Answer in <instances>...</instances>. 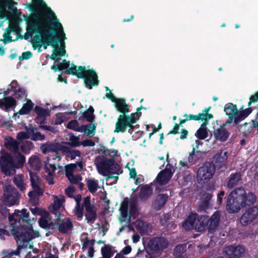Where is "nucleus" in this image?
<instances>
[{"label":"nucleus","mask_w":258,"mask_h":258,"mask_svg":"<svg viewBox=\"0 0 258 258\" xmlns=\"http://www.w3.org/2000/svg\"><path fill=\"white\" fill-rule=\"evenodd\" d=\"M215 172L214 165L207 163L200 167L197 172V180L199 182L204 183L209 181Z\"/></svg>","instance_id":"obj_13"},{"label":"nucleus","mask_w":258,"mask_h":258,"mask_svg":"<svg viewBox=\"0 0 258 258\" xmlns=\"http://www.w3.org/2000/svg\"><path fill=\"white\" fill-rule=\"evenodd\" d=\"M18 198V192L14 187L11 185L5 187L2 200L6 205L11 206L17 204Z\"/></svg>","instance_id":"obj_14"},{"label":"nucleus","mask_w":258,"mask_h":258,"mask_svg":"<svg viewBox=\"0 0 258 258\" xmlns=\"http://www.w3.org/2000/svg\"><path fill=\"white\" fill-rule=\"evenodd\" d=\"M114 103L116 110L122 113L117 118L114 132L124 133L128 127L130 128L128 132L132 134L131 130L135 127L134 123L139 119L141 115V113L139 111L141 108H138L137 111L135 113L126 115V113L130 111V106L126 103L124 99L117 98Z\"/></svg>","instance_id":"obj_4"},{"label":"nucleus","mask_w":258,"mask_h":258,"mask_svg":"<svg viewBox=\"0 0 258 258\" xmlns=\"http://www.w3.org/2000/svg\"><path fill=\"white\" fill-rule=\"evenodd\" d=\"M219 219L220 214L219 212H215L212 216L210 220L208 222L207 221L206 225L208 223L209 224V229L210 230H213L217 226Z\"/></svg>","instance_id":"obj_35"},{"label":"nucleus","mask_w":258,"mask_h":258,"mask_svg":"<svg viewBox=\"0 0 258 258\" xmlns=\"http://www.w3.org/2000/svg\"><path fill=\"white\" fill-rule=\"evenodd\" d=\"M96 126L94 124L91 123L88 125H82L81 126V133H84L85 135H94L95 133Z\"/></svg>","instance_id":"obj_39"},{"label":"nucleus","mask_w":258,"mask_h":258,"mask_svg":"<svg viewBox=\"0 0 258 258\" xmlns=\"http://www.w3.org/2000/svg\"><path fill=\"white\" fill-rule=\"evenodd\" d=\"M59 231L62 233H67L70 231L73 227V224L70 219L65 218L59 219L57 222Z\"/></svg>","instance_id":"obj_28"},{"label":"nucleus","mask_w":258,"mask_h":258,"mask_svg":"<svg viewBox=\"0 0 258 258\" xmlns=\"http://www.w3.org/2000/svg\"><path fill=\"white\" fill-rule=\"evenodd\" d=\"M14 181L16 186L20 190H23L25 189L26 184L23 175H15L14 178Z\"/></svg>","instance_id":"obj_37"},{"label":"nucleus","mask_w":258,"mask_h":258,"mask_svg":"<svg viewBox=\"0 0 258 258\" xmlns=\"http://www.w3.org/2000/svg\"><path fill=\"white\" fill-rule=\"evenodd\" d=\"M227 154L228 153L226 151H221L218 152L214 156L216 163L219 164L220 166L224 165L228 158Z\"/></svg>","instance_id":"obj_33"},{"label":"nucleus","mask_w":258,"mask_h":258,"mask_svg":"<svg viewBox=\"0 0 258 258\" xmlns=\"http://www.w3.org/2000/svg\"><path fill=\"white\" fill-rule=\"evenodd\" d=\"M30 181L33 190L28 194L29 202L33 205L38 203V197L43 194L42 183L40 178L35 173L30 172Z\"/></svg>","instance_id":"obj_8"},{"label":"nucleus","mask_w":258,"mask_h":258,"mask_svg":"<svg viewBox=\"0 0 258 258\" xmlns=\"http://www.w3.org/2000/svg\"><path fill=\"white\" fill-rule=\"evenodd\" d=\"M207 218L205 216L199 217L196 214H191L185 219L183 227L186 230L195 228L198 231H202L206 228Z\"/></svg>","instance_id":"obj_9"},{"label":"nucleus","mask_w":258,"mask_h":258,"mask_svg":"<svg viewBox=\"0 0 258 258\" xmlns=\"http://www.w3.org/2000/svg\"><path fill=\"white\" fill-rule=\"evenodd\" d=\"M66 195L69 197H73L75 192V188L73 186H70L65 190Z\"/></svg>","instance_id":"obj_59"},{"label":"nucleus","mask_w":258,"mask_h":258,"mask_svg":"<svg viewBox=\"0 0 258 258\" xmlns=\"http://www.w3.org/2000/svg\"><path fill=\"white\" fill-rule=\"evenodd\" d=\"M185 247L183 245H177L174 250V254L177 258H179L183 255Z\"/></svg>","instance_id":"obj_53"},{"label":"nucleus","mask_w":258,"mask_h":258,"mask_svg":"<svg viewBox=\"0 0 258 258\" xmlns=\"http://www.w3.org/2000/svg\"><path fill=\"white\" fill-rule=\"evenodd\" d=\"M67 119V114L62 113H58L56 114V118L54 120V124H61L63 121H64Z\"/></svg>","instance_id":"obj_54"},{"label":"nucleus","mask_w":258,"mask_h":258,"mask_svg":"<svg viewBox=\"0 0 258 258\" xmlns=\"http://www.w3.org/2000/svg\"><path fill=\"white\" fill-rule=\"evenodd\" d=\"M0 167L2 172L7 175L14 173L17 168L12 157L8 153H3L0 157Z\"/></svg>","instance_id":"obj_12"},{"label":"nucleus","mask_w":258,"mask_h":258,"mask_svg":"<svg viewBox=\"0 0 258 258\" xmlns=\"http://www.w3.org/2000/svg\"><path fill=\"white\" fill-rule=\"evenodd\" d=\"M252 111L251 108H246L242 111H239V113L236 116V118H239V122L246 117Z\"/></svg>","instance_id":"obj_48"},{"label":"nucleus","mask_w":258,"mask_h":258,"mask_svg":"<svg viewBox=\"0 0 258 258\" xmlns=\"http://www.w3.org/2000/svg\"><path fill=\"white\" fill-rule=\"evenodd\" d=\"M16 105L15 100L11 97H4L0 99V108L4 110L8 111L10 108L15 107Z\"/></svg>","instance_id":"obj_27"},{"label":"nucleus","mask_w":258,"mask_h":258,"mask_svg":"<svg viewBox=\"0 0 258 258\" xmlns=\"http://www.w3.org/2000/svg\"><path fill=\"white\" fill-rule=\"evenodd\" d=\"M27 32L29 36L35 34L32 40V44L34 49H38L39 52L41 51V47L43 46L46 49L47 46L50 45L54 48L50 58L56 62H58L57 66L53 65L51 68L54 71L57 70H66L69 74L75 75L79 78L84 80L85 86L89 89H91L93 86L97 85L98 80L96 72L91 69L90 67L75 66L74 64H70V61L63 60L62 62H59L58 57L62 56L66 54L64 50V40L56 34L57 38L54 33L49 30L48 26L45 23L43 18L38 14H35L27 20Z\"/></svg>","instance_id":"obj_1"},{"label":"nucleus","mask_w":258,"mask_h":258,"mask_svg":"<svg viewBox=\"0 0 258 258\" xmlns=\"http://www.w3.org/2000/svg\"><path fill=\"white\" fill-rule=\"evenodd\" d=\"M53 203L49 207V211L57 216V214L59 216L60 215V212L63 209V203L64 202V197L62 195L58 196H53Z\"/></svg>","instance_id":"obj_20"},{"label":"nucleus","mask_w":258,"mask_h":258,"mask_svg":"<svg viewBox=\"0 0 258 258\" xmlns=\"http://www.w3.org/2000/svg\"><path fill=\"white\" fill-rule=\"evenodd\" d=\"M30 134L29 133V128H26V131L19 132L17 136V138L19 141L30 138Z\"/></svg>","instance_id":"obj_55"},{"label":"nucleus","mask_w":258,"mask_h":258,"mask_svg":"<svg viewBox=\"0 0 258 258\" xmlns=\"http://www.w3.org/2000/svg\"><path fill=\"white\" fill-rule=\"evenodd\" d=\"M29 163L35 170H39L42 166L40 159L36 156H32L30 158Z\"/></svg>","instance_id":"obj_40"},{"label":"nucleus","mask_w":258,"mask_h":258,"mask_svg":"<svg viewBox=\"0 0 258 258\" xmlns=\"http://www.w3.org/2000/svg\"><path fill=\"white\" fill-rule=\"evenodd\" d=\"M33 1L36 5H37L38 7H40L42 9V11H39L34 13L29 16H26L25 15L23 16L24 18V20L26 22V30H27L28 19L32 17L35 14H38L41 15L43 18L45 23L47 24V25L48 26L49 29L50 31L51 30L50 29V26L49 24V22H50V24L52 26L54 31L56 32V34H58L59 37L61 38L67 39L61 24L59 22L55 13L51 9V8L47 6L43 0ZM26 34L29 36V34L27 32H26Z\"/></svg>","instance_id":"obj_5"},{"label":"nucleus","mask_w":258,"mask_h":258,"mask_svg":"<svg viewBox=\"0 0 258 258\" xmlns=\"http://www.w3.org/2000/svg\"><path fill=\"white\" fill-rule=\"evenodd\" d=\"M32 56V53L29 51H26L22 54V55L20 56V59H27L31 58Z\"/></svg>","instance_id":"obj_60"},{"label":"nucleus","mask_w":258,"mask_h":258,"mask_svg":"<svg viewBox=\"0 0 258 258\" xmlns=\"http://www.w3.org/2000/svg\"><path fill=\"white\" fill-rule=\"evenodd\" d=\"M101 251L103 258H111L114 253L113 249L108 245L102 247Z\"/></svg>","instance_id":"obj_41"},{"label":"nucleus","mask_w":258,"mask_h":258,"mask_svg":"<svg viewBox=\"0 0 258 258\" xmlns=\"http://www.w3.org/2000/svg\"><path fill=\"white\" fill-rule=\"evenodd\" d=\"M167 198V196L165 195H158L152 203L153 208L157 210H160L165 205Z\"/></svg>","instance_id":"obj_29"},{"label":"nucleus","mask_w":258,"mask_h":258,"mask_svg":"<svg viewBox=\"0 0 258 258\" xmlns=\"http://www.w3.org/2000/svg\"><path fill=\"white\" fill-rule=\"evenodd\" d=\"M33 148V144L30 141H26L21 146V150L25 153H29Z\"/></svg>","instance_id":"obj_49"},{"label":"nucleus","mask_w":258,"mask_h":258,"mask_svg":"<svg viewBox=\"0 0 258 258\" xmlns=\"http://www.w3.org/2000/svg\"><path fill=\"white\" fill-rule=\"evenodd\" d=\"M48 215V213H46L45 215L39 219V225L42 228H47L50 223V219L47 217Z\"/></svg>","instance_id":"obj_47"},{"label":"nucleus","mask_w":258,"mask_h":258,"mask_svg":"<svg viewBox=\"0 0 258 258\" xmlns=\"http://www.w3.org/2000/svg\"><path fill=\"white\" fill-rule=\"evenodd\" d=\"M67 127L70 129L73 130L77 132H80L82 131L81 130V126H79V123L76 120L70 121L67 125Z\"/></svg>","instance_id":"obj_51"},{"label":"nucleus","mask_w":258,"mask_h":258,"mask_svg":"<svg viewBox=\"0 0 258 258\" xmlns=\"http://www.w3.org/2000/svg\"><path fill=\"white\" fill-rule=\"evenodd\" d=\"M83 164L82 162H78L75 164H71L66 166V175L71 183L73 184H79V187L82 189L83 184L81 182L82 177L79 174H74V173L78 170L80 171L83 169Z\"/></svg>","instance_id":"obj_11"},{"label":"nucleus","mask_w":258,"mask_h":258,"mask_svg":"<svg viewBox=\"0 0 258 258\" xmlns=\"http://www.w3.org/2000/svg\"><path fill=\"white\" fill-rule=\"evenodd\" d=\"M73 213L78 218H82L83 216V210L80 207V205H76L73 210Z\"/></svg>","instance_id":"obj_57"},{"label":"nucleus","mask_w":258,"mask_h":258,"mask_svg":"<svg viewBox=\"0 0 258 258\" xmlns=\"http://www.w3.org/2000/svg\"><path fill=\"white\" fill-rule=\"evenodd\" d=\"M60 153H61V152H55V153L48 154L47 157V161L45 163L46 168H50L53 171L56 169V167L55 165V161L58 162L60 160Z\"/></svg>","instance_id":"obj_25"},{"label":"nucleus","mask_w":258,"mask_h":258,"mask_svg":"<svg viewBox=\"0 0 258 258\" xmlns=\"http://www.w3.org/2000/svg\"><path fill=\"white\" fill-rule=\"evenodd\" d=\"M240 179V174L236 173L235 174L231 175L228 182L227 186L229 187H232L233 186H234L238 183Z\"/></svg>","instance_id":"obj_45"},{"label":"nucleus","mask_w":258,"mask_h":258,"mask_svg":"<svg viewBox=\"0 0 258 258\" xmlns=\"http://www.w3.org/2000/svg\"><path fill=\"white\" fill-rule=\"evenodd\" d=\"M83 207L86 211L85 216L88 223H94L97 217L96 210L95 207L91 204L90 197H86L84 198Z\"/></svg>","instance_id":"obj_18"},{"label":"nucleus","mask_w":258,"mask_h":258,"mask_svg":"<svg viewBox=\"0 0 258 258\" xmlns=\"http://www.w3.org/2000/svg\"><path fill=\"white\" fill-rule=\"evenodd\" d=\"M120 213L119 220L120 222L128 223L131 221L132 217L134 219L137 216V210L134 205L127 200H124L120 207Z\"/></svg>","instance_id":"obj_10"},{"label":"nucleus","mask_w":258,"mask_h":258,"mask_svg":"<svg viewBox=\"0 0 258 258\" xmlns=\"http://www.w3.org/2000/svg\"><path fill=\"white\" fill-rule=\"evenodd\" d=\"M97 170L101 175L108 178H117L114 174H119L122 173L120 166L115 163L112 158H108L101 155L98 156L95 161Z\"/></svg>","instance_id":"obj_7"},{"label":"nucleus","mask_w":258,"mask_h":258,"mask_svg":"<svg viewBox=\"0 0 258 258\" xmlns=\"http://www.w3.org/2000/svg\"><path fill=\"white\" fill-rule=\"evenodd\" d=\"M224 111L230 119V120L228 121L227 123H230L232 121H234L235 124H237L239 122V118L237 119L236 118L237 115L239 113V111L236 105H234L232 103L226 104L224 107Z\"/></svg>","instance_id":"obj_22"},{"label":"nucleus","mask_w":258,"mask_h":258,"mask_svg":"<svg viewBox=\"0 0 258 258\" xmlns=\"http://www.w3.org/2000/svg\"><path fill=\"white\" fill-rule=\"evenodd\" d=\"M45 169L46 170L43 174V177L46 179L49 184H53L54 173L55 171H53L50 168H46L45 167Z\"/></svg>","instance_id":"obj_43"},{"label":"nucleus","mask_w":258,"mask_h":258,"mask_svg":"<svg viewBox=\"0 0 258 258\" xmlns=\"http://www.w3.org/2000/svg\"><path fill=\"white\" fill-rule=\"evenodd\" d=\"M5 145L6 147L12 152L16 154H18L20 157L19 164L21 166L23 165L25 161V157L19 153V144L15 139L9 137L5 139Z\"/></svg>","instance_id":"obj_19"},{"label":"nucleus","mask_w":258,"mask_h":258,"mask_svg":"<svg viewBox=\"0 0 258 258\" xmlns=\"http://www.w3.org/2000/svg\"><path fill=\"white\" fill-rule=\"evenodd\" d=\"M29 133L30 136V138L34 141H41L44 139V136L37 132L36 128L34 127L29 128Z\"/></svg>","instance_id":"obj_38"},{"label":"nucleus","mask_w":258,"mask_h":258,"mask_svg":"<svg viewBox=\"0 0 258 258\" xmlns=\"http://www.w3.org/2000/svg\"><path fill=\"white\" fill-rule=\"evenodd\" d=\"M175 171V168L173 165L167 164L165 169L161 171L156 177V181L160 185H164L168 183Z\"/></svg>","instance_id":"obj_17"},{"label":"nucleus","mask_w":258,"mask_h":258,"mask_svg":"<svg viewBox=\"0 0 258 258\" xmlns=\"http://www.w3.org/2000/svg\"><path fill=\"white\" fill-rule=\"evenodd\" d=\"M203 123L201 125L199 129L197 131L196 136L197 137L201 140H204L208 137L209 130L207 128L206 125L208 124V121H203Z\"/></svg>","instance_id":"obj_32"},{"label":"nucleus","mask_w":258,"mask_h":258,"mask_svg":"<svg viewBox=\"0 0 258 258\" xmlns=\"http://www.w3.org/2000/svg\"><path fill=\"white\" fill-rule=\"evenodd\" d=\"M94 241L93 240H89L81 243L82 250L84 251L88 250V255L90 257H92L94 255Z\"/></svg>","instance_id":"obj_30"},{"label":"nucleus","mask_w":258,"mask_h":258,"mask_svg":"<svg viewBox=\"0 0 258 258\" xmlns=\"http://www.w3.org/2000/svg\"><path fill=\"white\" fill-rule=\"evenodd\" d=\"M257 101H258V92L250 97L248 102V106H249L252 102H255Z\"/></svg>","instance_id":"obj_62"},{"label":"nucleus","mask_w":258,"mask_h":258,"mask_svg":"<svg viewBox=\"0 0 258 258\" xmlns=\"http://www.w3.org/2000/svg\"><path fill=\"white\" fill-rule=\"evenodd\" d=\"M13 92V95L18 100L22 99L26 97L25 90L21 88L16 81H13L8 85L7 90L5 92V95H7Z\"/></svg>","instance_id":"obj_16"},{"label":"nucleus","mask_w":258,"mask_h":258,"mask_svg":"<svg viewBox=\"0 0 258 258\" xmlns=\"http://www.w3.org/2000/svg\"><path fill=\"white\" fill-rule=\"evenodd\" d=\"M224 251L230 257L240 256L244 252V248L241 245H229L225 247Z\"/></svg>","instance_id":"obj_23"},{"label":"nucleus","mask_w":258,"mask_h":258,"mask_svg":"<svg viewBox=\"0 0 258 258\" xmlns=\"http://www.w3.org/2000/svg\"><path fill=\"white\" fill-rule=\"evenodd\" d=\"M210 109V107L206 108L205 110H203L202 113H199L202 121H208L209 119L213 117L212 114L208 113Z\"/></svg>","instance_id":"obj_46"},{"label":"nucleus","mask_w":258,"mask_h":258,"mask_svg":"<svg viewBox=\"0 0 258 258\" xmlns=\"http://www.w3.org/2000/svg\"><path fill=\"white\" fill-rule=\"evenodd\" d=\"M23 99H24L26 101V102L23 104L22 108L18 112L20 114L22 115L28 114L34 106V104L30 100L27 99L26 97Z\"/></svg>","instance_id":"obj_36"},{"label":"nucleus","mask_w":258,"mask_h":258,"mask_svg":"<svg viewBox=\"0 0 258 258\" xmlns=\"http://www.w3.org/2000/svg\"><path fill=\"white\" fill-rule=\"evenodd\" d=\"M132 250V248L130 246L128 245L125 246L124 248L122 249V250L121 251L120 253H121L123 255V254H127L131 252Z\"/></svg>","instance_id":"obj_63"},{"label":"nucleus","mask_w":258,"mask_h":258,"mask_svg":"<svg viewBox=\"0 0 258 258\" xmlns=\"http://www.w3.org/2000/svg\"><path fill=\"white\" fill-rule=\"evenodd\" d=\"M70 140L72 142V145L76 146L79 145V139L74 136H70Z\"/></svg>","instance_id":"obj_61"},{"label":"nucleus","mask_w":258,"mask_h":258,"mask_svg":"<svg viewBox=\"0 0 258 258\" xmlns=\"http://www.w3.org/2000/svg\"><path fill=\"white\" fill-rule=\"evenodd\" d=\"M94 109L90 106L88 109L83 113L84 117L86 118L88 121H92L94 119Z\"/></svg>","instance_id":"obj_50"},{"label":"nucleus","mask_w":258,"mask_h":258,"mask_svg":"<svg viewBox=\"0 0 258 258\" xmlns=\"http://www.w3.org/2000/svg\"><path fill=\"white\" fill-rule=\"evenodd\" d=\"M183 117H184V118L183 120H181V121H180L181 123H184L186 121L189 120H201V118H200V115L199 114L198 115H192V114H189V115L185 114L183 115Z\"/></svg>","instance_id":"obj_56"},{"label":"nucleus","mask_w":258,"mask_h":258,"mask_svg":"<svg viewBox=\"0 0 258 258\" xmlns=\"http://www.w3.org/2000/svg\"><path fill=\"white\" fill-rule=\"evenodd\" d=\"M29 213L27 210L23 209L20 211L15 210V212L9 216V222L12 228V233L19 244V247L32 248L31 240L39 236L37 231L33 229L32 221L28 220Z\"/></svg>","instance_id":"obj_2"},{"label":"nucleus","mask_w":258,"mask_h":258,"mask_svg":"<svg viewBox=\"0 0 258 258\" xmlns=\"http://www.w3.org/2000/svg\"><path fill=\"white\" fill-rule=\"evenodd\" d=\"M17 5L12 0H0V19L6 18L9 20V26L3 34L4 42L12 41L11 33L16 34L19 31V23L22 21V12L17 8Z\"/></svg>","instance_id":"obj_3"},{"label":"nucleus","mask_w":258,"mask_h":258,"mask_svg":"<svg viewBox=\"0 0 258 258\" xmlns=\"http://www.w3.org/2000/svg\"><path fill=\"white\" fill-rule=\"evenodd\" d=\"M35 111L37 114L36 121L40 123H44L45 117L49 115V111L39 107H36Z\"/></svg>","instance_id":"obj_31"},{"label":"nucleus","mask_w":258,"mask_h":258,"mask_svg":"<svg viewBox=\"0 0 258 258\" xmlns=\"http://www.w3.org/2000/svg\"><path fill=\"white\" fill-rule=\"evenodd\" d=\"M82 144L84 146H90L92 147L95 145V143L94 142L90 140H87L82 142Z\"/></svg>","instance_id":"obj_64"},{"label":"nucleus","mask_w":258,"mask_h":258,"mask_svg":"<svg viewBox=\"0 0 258 258\" xmlns=\"http://www.w3.org/2000/svg\"><path fill=\"white\" fill-rule=\"evenodd\" d=\"M195 144H196V146L194 147L192 153L190 154V155L188 158V162L191 164H193L195 161V159H194V153L195 152L198 151V146L199 145H202V142L200 141L197 140L196 141Z\"/></svg>","instance_id":"obj_52"},{"label":"nucleus","mask_w":258,"mask_h":258,"mask_svg":"<svg viewBox=\"0 0 258 258\" xmlns=\"http://www.w3.org/2000/svg\"><path fill=\"white\" fill-rule=\"evenodd\" d=\"M168 245V241L163 237L155 238L150 241L151 248L155 251L164 249Z\"/></svg>","instance_id":"obj_24"},{"label":"nucleus","mask_w":258,"mask_h":258,"mask_svg":"<svg viewBox=\"0 0 258 258\" xmlns=\"http://www.w3.org/2000/svg\"><path fill=\"white\" fill-rule=\"evenodd\" d=\"M70 143H64V144L59 143H46L43 144L41 147V150L43 153L51 154L55 153V152H61L62 153H68L70 151L69 149L66 145H70Z\"/></svg>","instance_id":"obj_15"},{"label":"nucleus","mask_w":258,"mask_h":258,"mask_svg":"<svg viewBox=\"0 0 258 258\" xmlns=\"http://www.w3.org/2000/svg\"><path fill=\"white\" fill-rule=\"evenodd\" d=\"M87 186L91 192H95L99 187L98 181L94 179H90L87 181Z\"/></svg>","instance_id":"obj_44"},{"label":"nucleus","mask_w":258,"mask_h":258,"mask_svg":"<svg viewBox=\"0 0 258 258\" xmlns=\"http://www.w3.org/2000/svg\"><path fill=\"white\" fill-rule=\"evenodd\" d=\"M152 194V189L149 185L143 186L140 192V197L143 199H146Z\"/></svg>","instance_id":"obj_42"},{"label":"nucleus","mask_w":258,"mask_h":258,"mask_svg":"<svg viewBox=\"0 0 258 258\" xmlns=\"http://www.w3.org/2000/svg\"><path fill=\"white\" fill-rule=\"evenodd\" d=\"M256 196L251 192L246 193L242 188H238L232 191L227 198L226 209L229 213L238 212L241 208L253 204Z\"/></svg>","instance_id":"obj_6"},{"label":"nucleus","mask_w":258,"mask_h":258,"mask_svg":"<svg viewBox=\"0 0 258 258\" xmlns=\"http://www.w3.org/2000/svg\"><path fill=\"white\" fill-rule=\"evenodd\" d=\"M258 216V208L253 207L248 209L240 218V223L243 225L250 224Z\"/></svg>","instance_id":"obj_21"},{"label":"nucleus","mask_w":258,"mask_h":258,"mask_svg":"<svg viewBox=\"0 0 258 258\" xmlns=\"http://www.w3.org/2000/svg\"><path fill=\"white\" fill-rule=\"evenodd\" d=\"M134 227L140 233H145L148 232L149 227L148 224L141 220H136L134 223Z\"/></svg>","instance_id":"obj_34"},{"label":"nucleus","mask_w":258,"mask_h":258,"mask_svg":"<svg viewBox=\"0 0 258 258\" xmlns=\"http://www.w3.org/2000/svg\"><path fill=\"white\" fill-rule=\"evenodd\" d=\"M227 123L226 122L221 125L214 132V137L216 140L225 142L229 137L230 134L225 128Z\"/></svg>","instance_id":"obj_26"},{"label":"nucleus","mask_w":258,"mask_h":258,"mask_svg":"<svg viewBox=\"0 0 258 258\" xmlns=\"http://www.w3.org/2000/svg\"><path fill=\"white\" fill-rule=\"evenodd\" d=\"M68 148L69 149L70 151L68 152V153H63L64 154H67L68 156H69V155L70 154V157L72 159H74L76 156H80V153L79 151H77V150L72 151L70 149V148H69V147H68Z\"/></svg>","instance_id":"obj_58"}]
</instances>
